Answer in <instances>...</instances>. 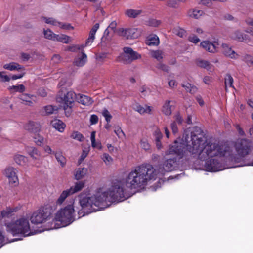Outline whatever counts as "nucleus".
<instances>
[{"instance_id":"obj_1","label":"nucleus","mask_w":253,"mask_h":253,"mask_svg":"<svg viewBox=\"0 0 253 253\" xmlns=\"http://www.w3.org/2000/svg\"><path fill=\"white\" fill-rule=\"evenodd\" d=\"M187 150L191 159L199 162H204L208 170L215 172L221 170L213 165L214 161L218 158L224 157L232 161L239 162L249 153L250 148L249 143L245 140L237 141L235 151L233 152L228 146L216 144H206L204 140L193 136L191 144L187 146Z\"/></svg>"},{"instance_id":"obj_2","label":"nucleus","mask_w":253,"mask_h":253,"mask_svg":"<svg viewBox=\"0 0 253 253\" xmlns=\"http://www.w3.org/2000/svg\"><path fill=\"white\" fill-rule=\"evenodd\" d=\"M157 175V172L152 165L142 164L130 170L124 183L126 188L138 191L144 189L150 180L156 179Z\"/></svg>"},{"instance_id":"obj_3","label":"nucleus","mask_w":253,"mask_h":253,"mask_svg":"<svg viewBox=\"0 0 253 253\" xmlns=\"http://www.w3.org/2000/svg\"><path fill=\"white\" fill-rule=\"evenodd\" d=\"M129 189H125L124 183L118 180H113L112 185L107 191L109 198L112 203L115 202H121L129 197L132 194Z\"/></svg>"},{"instance_id":"obj_4","label":"nucleus","mask_w":253,"mask_h":253,"mask_svg":"<svg viewBox=\"0 0 253 253\" xmlns=\"http://www.w3.org/2000/svg\"><path fill=\"white\" fill-rule=\"evenodd\" d=\"M5 226L6 231L13 236L19 234L23 237L33 235V232L30 230L29 220L25 218H21L14 222L6 223Z\"/></svg>"},{"instance_id":"obj_5","label":"nucleus","mask_w":253,"mask_h":253,"mask_svg":"<svg viewBox=\"0 0 253 253\" xmlns=\"http://www.w3.org/2000/svg\"><path fill=\"white\" fill-rule=\"evenodd\" d=\"M60 222L62 226L70 225L75 220V209L73 204H69L61 209L55 215L54 220Z\"/></svg>"},{"instance_id":"obj_6","label":"nucleus","mask_w":253,"mask_h":253,"mask_svg":"<svg viewBox=\"0 0 253 253\" xmlns=\"http://www.w3.org/2000/svg\"><path fill=\"white\" fill-rule=\"evenodd\" d=\"M53 211L52 208L49 205L42 207L33 213L30 218L31 222L34 224H39L50 220L51 218L53 219Z\"/></svg>"},{"instance_id":"obj_7","label":"nucleus","mask_w":253,"mask_h":253,"mask_svg":"<svg viewBox=\"0 0 253 253\" xmlns=\"http://www.w3.org/2000/svg\"><path fill=\"white\" fill-rule=\"evenodd\" d=\"M79 203L81 209L78 211L79 218L88 214L93 211H95L93 204L92 197H83L81 195L79 196Z\"/></svg>"},{"instance_id":"obj_8","label":"nucleus","mask_w":253,"mask_h":253,"mask_svg":"<svg viewBox=\"0 0 253 253\" xmlns=\"http://www.w3.org/2000/svg\"><path fill=\"white\" fill-rule=\"evenodd\" d=\"M92 200L94 207H97L99 210L108 207L112 203L107 191L92 197Z\"/></svg>"},{"instance_id":"obj_9","label":"nucleus","mask_w":253,"mask_h":253,"mask_svg":"<svg viewBox=\"0 0 253 253\" xmlns=\"http://www.w3.org/2000/svg\"><path fill=\"white\" fill-rule=\"evenodd\" d=\"M142 30L140 28H129L122 29L121 35L127 39H137L141 35Z\"/></svg>"},{"instance_id":"obj_10","label":"nucleus","mask_w":253,"mask_h":253,"mask_svg":"<svg viewBox=\"0 0 253 253\" xmlns=\"http://www.w3.org/2000/svg\"><path fill=\"white\" fill-rule=\"evenodd\" d=\"M200 45L204 50L214 53L217 52L219 43L217 41L206 40L202 41Z\"/></svg>"},{"instance_id":"obj_11","label":"nucleus","mask_w":253,"mask_h":253,"mask_svg":"<svg viewBox=\"0 0 253 253\" xmlns=\"http://www.w3.org/2000/svg\"><path fill=\"white\" fill-rule=\"evenodd\" d=\"M16 172V169L13 167L7 168L4 170V174L8 178L9 184L14 186L17 185L19 183Z\"/></svg>"},{"instance_id":"obj_12","label":"nucleus","mask_w":253,"mask_h":253,"mask_svg":"<svg viewBox=\"0 0 253 253\" xmlns=\"http://www.w3.org/2000/svg\"><path fill=\"white\" fill-rule=\"evenodd\" d=\"M231 39L239 42H246L249 41V37L240 30H236L230 34Z\"/></svg>"},{"instance_id":"obj_13","label":"nucleus","mask_w":253,"mask_h":253,"mask_svg":"<svg viewBox=\"0 0 253 253\" xmlns=\"http://www.w3.org/2000/svg\"><path fill=\"white\" fill-rule=\"evenodd\" d=\"M76 98V94L74 91H69L60 97L63 104L70 105H74V100Z\"/></svg>"},{"instance_id":"obj_14","label":"nucleus","mask_w":253,"mask_h":253,"mask_svg":"<svg viewBox=\"0 0 253 253\" xmlns=\"http://www.w3.org/2000/svg\"><path fill=\"white\" fill-rule=\"evenodd\" d=\"M40 125L39 123L30 121L24 126V128L31 133H36L40 130Z\"/></svg>"},{"instance_id":"obj_15","label":"nucleus","mask_w":253,"mask_h":253,"mask_svg":"<svg viewBox=\"0 0 253 253\" xmlns=\"http://www.w3.org/2000/svg\"><path fill=\"white\" fill-rule=\"evenodd\" d=\"M222 52L226 56L231 59H236L238 54L226 44H223L222 45Z\"/></svg>"},{"instance_id":"obj_16","label":"nucleus","mask_w":253,"mask_h":253,"mask_svg":"<svg viewBox=\"0 0 253 253\" xmlns=\"http://www.w3.org/2000/svg\"><path fill=\"white\" fill-rule=\"evenodd\" d=\"M195 64L197 66L210 71L212 67V65L209 61L202 59H197L195 61Z\"/></svg>"},{"instance_id":"obj_17","label":"nucleus","mask_w":253,"mask_h":253,"mask_svg":"<svg viewBox=\"0 0 253 253\" xmlns=\"http://www.w3.org/2000/svg\"><path fill=\"white\" fill-rule=\"evenodd\" d=\"M3 68L10 71H24L25 70L24 67L23 66L15 62L6 64L3 66Z\"/></svg>"},{"instance_id":"obj_18","label":"nucleus","mask_w":253,"mask_h":253,"mask_svg":"<svg viewBox=\"0 0 253 253\" xmlns=\"http://www.w3.org/2000/svg\"><path fill=\"white\" fill-rule=\"evenodd\" d=\"M152 107L149 106H145L143 107L139 104L134 105V109L139 112L140 114H151L152 110Z\"/></svg>"},{"instance_id":"obj_19","label":"nucleus","mask_w":253,"mask_h":253,"mask_svg":"<svg viewBox=\"0 0 253 253\" xmlns=\"http://www.w3.org/2000/svg\"><path fill=\"white\" fill-rule=\"evenodd\" d=\"M187 14L191 18L199 19L204 15V12L199 9H192L188 11Z\"/></svg>"},{"instance_id":"obj_20","label":"nucleus","mask_w":253,"mask_h":253,"mask_svg":"<svg viewBox=\"0 0 253 253\" xmlns=\"http://www.w3.org/2000/svg\"><path fill=\"white\" fill-rule=\"evenodd\" d=\"M51 124L54 128L60 132H63L66 127L65 124L61 120L58 119L52 121Z\"/></svg>"},{"instance_id":"obj_21","label":"nucleus","mask_w":253,"mask_h":253,"mask_svg":"<svg viewBox=\"0 0 253 253\" xmlns=\"http://www.w3.org/2000/svg\"><path fill=\"white\" fill-rule=\"evenodd\" d=\"M122 59H124V60L126 61V62H131L132 60L140 59L141 57V56L140 54L138 53L137 52L133 51L132 52H131V54L128 56L127 55H123L122 56Z\"/></svg>"},{"instance_id":"obj_22","label":"nucleus","mask_w":253,"mask_h":253,"mask_svg":"<svg viewBox=\"0 0 253 253\" xmlns=\"http://www.w3.org/2000/svg\"><path fill=\"white\" fill-rule=\"evenodd\" d=\"M85 183L84 181H79L76 182L74 186L71 187L69 190L71 194H73L76 192L81 191L84 186Z\"/></svg>"},{"instance_id":"obj_23","label":"nucleus","mask_w":253,"mask_h":253,"mask_svg":"<svg viewBox=\"0 0 253 253\" xmlns=\"http://www.w3.org/2000/svg\"><path fill=\"white\" fill-rule=\"evenodd\" d=\"M70 39V37L67 35L55 34L53 41H58L64 43H68Z\"/></svg>"},{"instance_id":"obj_24","label":"nucleus","mask_w":253,"mask_h":253,"mask_svg":"<svg viewBox=\"0 0 253 253\" xmlns=\"http://www.w3.org/2000/svg\"><path fill=\"white\" fill-rule=\"evenodd\" d=\"M17 211V208L12 209L10 207L7 208L6 210L2 211L0 212V221L4 217H9L11 213Z\"/></svg>"},{"instance_id":"obj_25","label":"nucleus","mask_w":253,"mask_h":253,"mask_svg":"<svg viewBox=\"0 0 253 253\" xmlns=\"http://www.w3.org/2000/svg\"><path fill=\"white\" fill-rule=\"evenodd\" d=\"M78 102L83 105L88 106L92 103L93 100L89 96L85 95H80L78 98Z\"/></svg>"},{"instance_id":"obj_26","label":"nucleus","mask_w":253,"mask_h":253,"mask_svg":"<svg viewBox=\"0 0 253 253\" xmlns=\"http://www.w3.org/2000/svg\"><path fill=\"white\" fill-rule=\"evenodd\" d=\"M87 172V169L86 168H78L75 173V179L77 180L81 179Z\"/></svg>"},{"instance_id":"obj_27","label":"nucleus","mask_w":253,"mask_h":253,"mask_svg":"<svg viewBox=\"0 0 253 253\" xmlns=\"http://www.w3.org/2000/svg\"><path fill=\"white\" fill-rule=\"evenodd\" d=\"M71 195H72V194L70 193V191L69 190V189L64 190L61 193L59 197L57 199V200L56 201V204L57 205H61L64 202V201L65 200L66 198Z\"/></svg>"},{"instance_id":"obj_28","label":"nucleus","mask_w":253,"mask_h":253,"mask_svg":"<svg viewBox=\"0 0 253 253\" xmlns=\"http://www.w3.org/2000/svg\"><path fill=\"white\" fill-rule=\"evenodd\" d=\"M146 43L149 46L158 45V37L156 35L149 36L146 40Z\"/></svg>"},{"instance_id":"obj_29","label":"nucleus","mask_w":253,"mask_h":253,"mask_svg":"<svg viewBox=\"0 0 253 253\" xmlns=\"http://www.w3.org/2000/svg\"><path fill=\"white\" fill-rule=\"evenodd\" d=\"M82 57L76 59L74 61L76 66L82 67L84 66L87 61V56L84 52H82Z\"/></svg>"},{"instance_id":"obj_30","label":"nucleus","mask_w":253,"mask_h":253,"mask_svg":"<svg viewBox=\"0 0 253 253\" xmlns=\"http://www.w3.org/2000/svg\"><path fill=\"white\" fill-rule=\"evenodd\" d=\"M141 10L127 9L125 11V14L130 18H135L142 13Z\"/></svg>"},{"instance_id":"obj_31","label":"nucleus","mask_w":253,"mask_h":253,"mask_svg":"<svg viewBox=\"0 0 253 253\" xmlns=\"http://www.w3.org/2000/svg\"><path fill=\"white\" fill-rule=\"evenodd\" d=\"M54 155L56 159L58 162L60 163L61 167H64L66 163V159L62 155V153L60 151L56 152Z\"/></svg>"},{"instance_id":"obj_32","label":"nucleus","mask_w":253,"mask_h":253,"mask_svg":"<svg viewBox=\"0 0 253 253\" xmlns=\"http://www.w3.org/2000/svg\"><path fill=\"white\" fill-rule=\"evenodd\" d=\"M33 96L28 94H22L19 96V98L22 100L23 103L26 105L32 106V101L30 100Z\"/></svg>"},{"instance_id":"obj_33","label":"nucleus","mask_w":253,"mask_h":253,"mask_svg":"<svg viewBox=\"0 0 253 253\" xmlns=\"http://www.w3.org/2000/svg\"><path fill=\"white\" fill-rule=\"evenodd\" d=\"M14 159L15 162L20 165H24L27 161V158L22 155H15Z\"/></svg>"},{"instance_id":"obj_34","label":"nucleus","mask_w":253,"mask_h":253,"mask_svg":"<svg viewBox=\"0 0 253 253\" xmlns=\"http://www.w3.org/2000/svg\"><path fill=\"white\" fill-rule=\"evenodd\" d=\"M183 145L184 144L181 143L180 142V140H176L174 145L172 147V151L175 153L179 154Z\"/></svg>"},{"instance_id":"obj_35","label":"nucleus","mask_w":253,"mask_h":253,"mask_svg":"<svg viewBox=\"0 0 253 253\" xmlns=\"http://www.w3.org/2000/svg\"><path fill=\"white\" fill-rule=\"evenodd\" d=\"M70 137L72 139L78 140L80 142L83 141L84 139L83 135L77 131H73Z\"/></svg>"},{"instance_id":"obj_36","label":"nucleus","mask_w":253,"mask_h":253,"mask_svg":"<svg viewBox=\"0 0 253 253\" xmlns=\"http://www.w3.org/2000/svg\"><path fill=\"white\" fill-rule=\"evenodd\" d=\"M27 151L31 157L34 159H37L40 156L39 152L35 147H29Z\"/></svg>"},{"instance_id":"obj_37","label":"nucleus","mask_w":253,"mask_h":253,"mask_svg":"<svg viewBox=\"0 0 253 253\" xmlns=\"http://www.w3.org/2000/svg\"><path fill=\"white\" fill-rule=\"evenodd\" d=\"M9 89L11 91H14V92L22 93L25 90V87L23 84L12 85L9 87Z\"/></svg>"},{"instance_id":"obj_38","label":"nucleus","mask_w":253,"mask_h":253,"mask_svg":"<svg viewBox=\"0 0 253 253\" xmlns=\"http://www.w3.org/2000/svg\"><path fill=\"white\" fill-rule=\"evenodd\" d=\"M173 32L180 37H184L186 36V31L179 27H175L173 29Z\"/></svg>"},{"instance_id":"obj_39","label":"nucleus","mask_w":253,"mask_h":253,"mask_svg":"<svg viewBox=\"0 0 253 253\" xmlns=\"http://www.w3.org/2000/svg\"><path fill=\"white\" fill-rule=\"evenodd\" d=\"M182 86L185 88L186 91L189 92L191 93H193L196 91V88L188 83L183 84Z\"/></svg>"},{"instance_id":"obj_40","label":"nucleus","mask_w":253,"mask_h":253,"mask_svg":"<svg viewBox=\"0 0 253 253\" xmlns=\"http://www.w3.org/2000/svg\"><path fill=\"white\" fill-rule=\"evenodd\" d=\"M74 105H69L68 104H63V107L65 111L66 116L69 117L72 113V107Z\"/></svg>"},{"instance_id":"obj_41","label":"nucleus","mask_w":253,"mask_h":253,"mask_svg":"<svg viewBox=\"0 0 253 253\" xmlns=\"http://www.w3.org/2000/svg\"><path fill=\"white\" fill-rule=\"evenodd\" d=\"M233 82V78L230 75H227L225 79V85L226 90H227L228 87L232 86Z\"/></svg>"},{"instance_id":"obj_42","label":"nucleus","mask_w":253,"mask_h":253,"mask_svg":"<svg viewBox=\"0 0 253 253\" xmlns=\"http://www.w3.org/2000/svg\"><path fill=\"white\" fill-rule=\"evenodd\" d=\"M102 159L106 165H110L113 162V158L107 153H104L102 157Z\"/></svg>"},{"instance_id":"obj_43","label":"nucleus","mask_w":253,"mask_h":253,"mask_svg":"<svg viewBox=\"0 0 253 253\" xmlns=\"http://www.w3.org/2000/svg\"><path fill=\"white\" fill-rule=\"evenodd\" d=\"M140 146L142 149L146 151L150 150L151 146L146 139L143 138L141 140Z\"/></svg>"},{"instance_id":"obj_44","label":"nucleus","mask_w":253,"mask_h":253,"mask_svg":"<svg viewBox=\"0 0 253 253\" xmlns=\"http://www.w3.org/2000/svg\"><path fill=\"white\" fill-rule=\"evenodd\" d=\"M55 34L53 33L50 30H44V36L46 39L53 41Z\"/></svg>"},{"instance_id":"obj_45","label":"nucleus","mask_w":253,"mask_h":253,"mask_svg":"<svg viewBox=\"0 0 253 253\" xmlns=\"http://www.w3.org/2000/svg\"><path fill=\"white\" fill-rule=\"evenodd\" d=\"M162 111L166 115H169L171 113V109L169 106V102L166 101L163 106Z\"/></svg>"},{"instance_id":"obj_46","label":"nucleus","mask_w":253,"mask_h":253,"mask_svg":"<svg viewBox=\"0 0 253 253\" xmlns=\"http://www.w3.org/2000/svg\"><path fill=\"white\" fill-rule=\"evenodd\" d=\"M44 109L46 115L52 114L54 111L57 110V108H55L52 105H47L44 107Z\"/></svg>"},{"instance_id":"obj_47","label":"nucleus","mask_w":253,"mask_h":253,"mask_svg":"<svg viewBox=\"0 0 253 253\" xmlns=\"http://www.w3.org/2000/svg\"><path fill=\"white\" fill-rule=\"evenodd\" d=\"M102 115L105 117V120L107 123H109L110 122L111 119L112 117V115L110 114L109 111L106 109H104L102 111Z\"/></svg>"},{"instance_id":"obj_48","label":"nucleus","mask_w":253,"mask_h":253,"mask_svg":"<svg viewBox=\"0 0 253 253\" xmlns=\"http://www.w3.org/2000/svg\"><path fill=\"white\" fill-rule=\"evenodd\" d=\"M44 19L45 20V22L47 24H50L55 26L61 24L60 22H57L52 18L44 17Z\"/></svg>"},{"instance_id":"obj_49","label":"nucleus","mask_w":253,"mask_h":253,"mask_svg":"<svg viewBox=\"0 0 253 253\" xmlns=\"http://www.w3.org/2000/svg\"><path fill=\"white\" fill-rule=\"evenodd\" d=\"M243 60L250 66H253V57L246 55L243 58Z\"/></svg>"},{"instance_id":"obj_50","label":"nucleus","mask_w":253,"mask_h":253,"mask_svg":"<svg viewBox=\"0 0 253 253\" xmlns=\"http://www.w3.org/2000/svg\"><path fill=\"white\" fill-rule=\"evenodd\" d=\"M188 40L190 42L195 44L198 43L200 42L199 38H198V37L195 35H192L188 37Z\"/></svg>"},{"instance_id":"obj_51","label":"nucleus","mask_w":253,"mask_h":253,"mask_svg":"<svg viewBox=\"0 0 253 253\" xmlns=\"http://www.w3.org/2000/svg\"><path fill=\"white\" fill-rule=\"evenodd\" d=\"M84 47V45H77L69 47V50L72 52H75L77 50H81V49Z\"/></svg>"},{"instance_id":"obj_52","label":"nucleus","mask_w":253,"mask_h":253,"mask_svg":"<svg viewBox=\"0 0 253 253\" xmlns=\"http://www.w3.org/2000/svg\"><path fill=\"white\" fill-rule=\"evenodd\" d=\"M3 72H0V82H9L10 78L7 75H3Z\"/></svg>"},{"instance_id":"obj_53","label":"nucleus","mask_w":253,"mask_h":253,"mask_svg":"<svg viewBox=\"0 0 253 253\" xmlns=\"http://www.w3.org/2000/svg\"><path fill=\"white\" fill-rule=\"evenodd\" d=\"M98 121V118L96 115H91L90 118V122L91 124L94 125L97 123Z\"/></svg>"},{"instance_id":"obj_54","label":"nucleus","mask_w":253,"mask_h":253,"mask_svg":"<svg viewBox=\"0 0 253 253\" xmlns=\"http://www.w3.org/2000/svg\"><path fill=\"white\" fill-rule=\"evenodd\" d=\"M35 142L38 145H41L43 143L44 138L42 136H38V138H34Z\"/></svg>"},{"instance_id":"obj_55","label":"nucleus","mask_w":253,"mask_h":253,"mask_svg":"<svg viewBox=\"0 0 253 253\" xmlns=\"http://www.w3.org/2000/svg\"><path fill=\"white\" fill-rule=\"evenodd\" d=\"M25 73L24 71H21L20 74L12 76L11 79L13 80L21 79L25 75Z\"/></svg>"},{"instance_id":"obj_56","label":"nucleus","mask_w":253,"mask_h":253,"mask_svg":"<svg viewBox=\"0 0 253 253\" xmlns=\"http://www.w3.org/2000/svg\"><path fill=\"white\" fill-rule=\"evenodd\" d=\"M61 28L66 30L73 29L74 28L70 24H64L61 23L60 25H58Z\"/></svg>"},{"instance_id":"obj_57","label":"nucleus","mask_w":253,"mask_h":253,"mask_svg":"<svg viewBox=\"0 0 253 253\" xmlns=\"http://www.w3.org/2000/svg\"><path fill=\"white\" fill-rule=\"evenodd\" d=\"M149 54L152 58L158 60V50H151Z\"/></svg>"},{"instance_id":"obj_58","label":"nucleus","mask_w":253,"mask_h":253,"mask_svg":"<svg viewBox=\"0 0 253 253\" xmlns=\"http://www.w3.org/2000/svg\"><path fill=\"white\" fill-rule=\"evenodd\" d=\"M123 50L125 53L124 55H127L128 56H129L131 52H132V51H133L132 49L130 47H124Z\"/></svg>"},{"instance_id":"obj_59","label":"nucleus","mask_w":253,"mask_h":253,"mask_svg":"<svg viewBox=\"0 0 253 253\" xmlns=\"http://www.w3.org/2000/svg\"><path fill=\"white\" fill-rule=\"evenodd\" d=\"M148 24L151 26L157 27L158 26V21L155 19H151L148 21Z\"/></svg>"},{"instance_id":"obj_60","label":"nucleus","mask_w":253,"mask_h":253,"mask_svg":"<svg viewBox=\"0 0 253 253\" xmlns=\"http://www.w3.org/2000/svg\"><path fill=\"white\" fill-rule=\"evenodd\" d=\"M114 132L119 137H120L121 136V134L124 135V133L123 132V131H122L120 127H118L117 129H116L114 130Z\"/></svg>"},{"instance_id":"obj_61","label":"nucleus","mask_w":253,"mask_h":253,"mask_svg":"<svg viewBox=\"0 0 253 253\" xmlns=\"http://www.w3.org/2000/svg\"><path fill=\"white\" fill-rule=\"evenodd\" d=\"M44 151L45 152L47 153L48 154H53L55 155V152L51 149V147L48 145H46L44 147Z\"/></svg>"},{"instance_id":"obj_62","label":"nucleus","mask_w":253,"mask_h":253,"mask_svg":"<svg viewBox=\"0 0 253 253\" xmlns=\"http://www.w3.org/2000/svg\"><path fill=\"white\" fill-rule=\"evenodd\" d=\"M223 18L225 20L233 21L234 19L233 16L230 14H226L224 15Z\"/></svg>"},{"instance_id":"obj_63","label":"nucleus","mask_w":253,"mask_h":253,"mask_svg":"<svg viewBox=\"0 0 253 253\" xmlns=\"http://www.w3.org/2000/svg\"><path fill=\"white\" fill-rule=\"evenodd\" d=\"M213 0H201V3L206 6H210Z\"/></svg>"},{"instance_id":"obj_64","label":"nucleus","mask_w":253,"mask_h":253,"mask_svg":"<svg viewBox=\"0 0 253 253\" xmlns=\"http://www.w3.org/2000/svg\"><path fill=\"white\" fill-rule=\"evenodd\" d=\"M117 26V23L115 21L112 22L109 26L108 27L109 29L114 31Z\"/></svg>"}]
</instances>
